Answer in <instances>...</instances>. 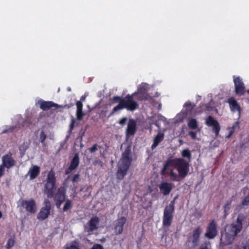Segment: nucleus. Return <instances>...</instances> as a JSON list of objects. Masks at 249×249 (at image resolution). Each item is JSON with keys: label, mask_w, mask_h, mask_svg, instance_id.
Segmentation results:
<instances>
[{"label": "nucleus", "mask_w": 249, "mask_h": 249, "mask_svg": "<svg viewBox=\"0 0 249 249\" xmlns=\"http://www.w3.org/2000/svg\"><path fill=\"white\" fill-rule=\"evenodd\" d=\"M172 167H168L167 169L165 171L163 172V168L161 169L160 174L162 176L165 175H168L170 177V180L172 181H178L179 179L178 178V175H177L175 173L174 169Z\"/></svg>", "instance_id": "6ab92c4d"}, {"label": "nucleus", "mask_w": 249, "mask_h": 249, "mask_svg": "<svg viewBox=\"0 0 249 249\" xmlns=\"http://www.w3.org/2000/svg\"><path fill=\"white\" fill-rule=\"evenodd\" d=\"M164 139V134L162 133H158L154 139L153 143L151 146L152 149L155 148L158 144L163 141Z\"/></svg>", "instance_id": "393cba45"}, {"label": "nucleus", "mask_w": 249, "mask_h": 249, "mask_svg": "<svg viewBox=\"0 0 249 249\" xmlns=\"http://www.w3.org/2000/svg\"><path fill=\"white\" fill-rule=\"evenodd\" d=\"M239 123L238 122H236L230 128V131L228 135L226 136V138H230L232 134L234 133L235 128L238 126Z\"/></svg>", "instance_id": "c756f323"}, {"label": "nucleus", "mask_w": 249, "mask_h": 249, "mask_svg": "<svg viewBox=\"0 0 249 249\" xmlns=\"http://www.w3.org/2000/svg\"><path fill=\"white\" fill-rule=\"evenodd\" d=\"M76 105L77 107L76 110V116L77 119L78 120H81L82 119L83 116L84 115V113H83V104L81 101H78L76 103Z\"/></svg>", "instance_id": "b1692460"}, {"label": "nucleus", "mask_w": 249, "mask_h": 249, "mask_svg": "<svg viewBox=\"0 0 249 249\" xmlns=\"http://www.w3.org/2000/svg\"><path fill=\"white\" fill-rule=\"evenodd\" d=\"M45 206L42 207L37 215V218L42 221L46 219L50 214L51 204L48 199L44 200Z\"/></svg>", "instance_id": "6e6552de"}, {"label": "nucleus", "mask_w": 249, "mask_h": 249, "mask_svg": "<svg viewBox=\"0 0 249 249\" xmlns=\"http://www.w3.org/2000/svg\"><path fill=\"white\" fill-rule=\"evenodd\" d=\"M66 190L64 187L59 188L56 193L53 195V200L57 208L59 209L62 203L66 200Z\"/></svg>", "instance_id": "0eeeda50"}, {"label": "nucleus", "mask_w": 249, "mask_h": 249, "mask_svg": "<svg viewBox=\"0 0 249 249\" xmlns=\"http://www.w3.org/2000/svg\"><path fill=\"white\" fill-rule=\"evenodd\" d=\"M52 107H58V105L52 101H41L40 102V108L43 110H48Z\"/></svg>", "instance_id": "5701e85b"}, {"label": "nucleus", "mask_w": 249, "mask_h": 249, "mask_svg": "<svg viewBox=\"0 0 249 249\" xmlns=\"http://www.w3.org/2000/svg\"><path fill=\"white\" fill-rule=\"evenodd\" d=\"M47 136L46 134L43 131H42L39 135V140L42 144L43 146H46V143L45 142V141L46 139Z\"/></svg>", "instance_id": "2f4dec72"}, {"label": "nucleus", "mask_w": 249, "mask_h": 249, "mask_svg": "<svg viewBox=\"0 0 249 249\" xmlns=\"http://www.w3.org/2000/svg\"><path fill=\"white\" fill-rule=\"evenodd\" d=\"M233 82L235 87V94L240 95H244L245 93V86L240 77L234 78Z\"/></svg>", "instance_id": "2eb2a0df"}, {"label": "nucleus", "mask_w": 249, "mask_h": 249, "mask_svg": "<svg viewBox=\"0 0 249 249\" xmlns=\"http://www.w3.org/2000/svg\"><path fill=\"white\" fill-rule=\"evenodd\" d=\"M189 135L191 137V138L193 140H196V133L194 131H189L188 133Z\"/></svg>", "instance_id": "4c0bfd02"}, {"label": "nucleus", "mask_w": 249, "mask_h": 249, "mask_svg": "<svg viewBox=\"0 0 249 249\" xmlns=\"http://www.w3.org/2000/svg\"><path fill=\"white\" fill-rule=\"evenodd\" d=\"M168 167L176 168L178 176L181 178H185L189 171V164L183 158L169 157L164 161L163 165V172H165Z\"/></svg>", "instance_id": "f03ea898"}, {"label": "nucleus", "mask_w": 249, "mask_h": 249, "mask_svg": "<svg viewBox=\"0 0 249 249\" xmlns=\"http://www.w3.org/2000/svg\"><path fill=\"white\" fill-rule=\"evenodd\" d=\"M91 249H104L102 245L98 244H94Z\"/></svg>", "instance_id": "58836bf2"}, {"label": "nucleus", "mask_w": 249, "mask_h": 249, "mask_svg": "<svg viewBox=\"0 0 249 249\" xmlns=\"http://www.w3.org/2000/svg\"><path fill=\"white\" fill-rule=\"evenodd\" d=\"M173 187V183L167 182H162L159 186L160 192L164 196L168 195Z\"/></svg>", "instance_id": "a211bd4d"}, {"label": "nucleus", "mask_w": 249, "mask_h": 249, "mask_svg": "<svg viewBox=\"0 0 249 249\" xmlns=\"http://www.w3.org/2000/svg\"><path fill=\"white\" fill-rule=\"evenodd\" d=\"M232 202V199H230L227 201L226 203L224 205V210L226 211L227 210H229L230 209V206L231 205Z\"/></svg>", "instance_id": "e433bc0d"}, {"label": "nucleus", "mask_w": 249, "mask_h": 249, "mask_svg": "<svg viewBox=\"0 0 249 249\" xmlns=\"http://www.w3.org/2000/svg\"><path fill=\"white\" fill-rule=\"evenodd\" d=\"M15 128V127L12 126L10 127L8 129L5 131V132H11Z\"/></svg>", "instance_id": "a18cd8bd"}, {"label": "nucleus", "mask_w": 249, "mask_h": 249, "mask_svg": "<svg viewBox=\"0 0 249 249\" xmlns=\"http://www.w3.org/2000/svg\"><path fill=\"white\" fill-rule=\"evenodd\" d=\"M40 173V167L37 165H33L30 169L28 175L30 176V179L33 180L37 178Z\"/></svg>", "instance_id": "4be33fe9"}, {"label": "nucleus", "mask_w": 249, "mask_h": 249, "mask_svg": "<svg viewBox=\"0 0 249 249\" xmlns=\"http://www.w3.org/2000/svg\"><path fill=\"white\" fill-rule=\"evenodd\" d=\"M241 204L244 206L249 205V194L244 197Z\"/></svg>", "instance_id": "72a5a7b5"}, {"label": "nucleus", "mask_w": 249, "mask_h": 249, "mask_svg": "<svg viewBox=\"0 0 249 249\" xmlns=\"http://www.w3.org/2000/svg\"><path fill=\"white\" fill-rule=\"evenodd\" d=\"M176 198L177 197L171 201L164 209L162 217V225L164 227H169L172 223L175 211V200Z\"/></svg>", "instance_id": "423d86ee"}, {"label": "nucleus", "mask_w": 249, "mask_h": 249, "mask_svg": "<svg viewBox=\"0 0 249 249\" xmlns=\"http://www.w3.org/2000/svg\"><path fill=\"white\" fill-rule=\"evenodd\" d=\"M126 121L127 118L126 117H123L119 120V123L121 125H124L126 124Z\"/></svg>", "instance_id": "ea45409f"}, {"label": "nucleus", "mask_w": 249, "mask_h": 249, "mask_svg": "<svg viewBox=\"0 0 249 249\" xmlns=\"http://www.w3.org/2000/svg\"><path fill=\"white\" fill-rule=\"evenodd\" d=\"M21 206L25 208L27 212L32 214L36 213L37 210L36 201L33 199L21 200Z\"/></svg>", "instance_id": "9b49d317"}, {"label": "nucleus", "mask_w": 249, "mask_h": 249, "mask_svg": "<svg viewBox=\"0 0 249 249\" xmlns=\"http://www.w3.org/2000/svg\"><path fill=\"white\" fill-rule=\"evenodd\" d=\"M79 174H76L75 175L72 179V181L73 182H77L78 179H79Z\"/></svg>", "instance_id": "a19ab883"}, {"label": "nucleus", "mask_w": 249, "mask_h": 249, "mask_svg": "<svg viewBox=\"0 0 249 249\" xmlns=\"http://www.w3.org/2000/svg\"><path fill=\"white\" fill-rule=\"evenodd\" d=\"M66 249H79V248L75 245H71L69 247H67Z\"/></svg>", "instance_id": "37998d69"}, {"label": "nucleus", "mask_w": 249, "mask_h": 249, "mask_svg": "<svg viewBox=\"0 0 249 249\" xmlns=\"http://www.w3.org/2000/svg\"><path fill=\"white\" fill-rule=\"evenodd\" d=\"M197 249H209L207 246H201Z\"/></svg>", "instance_id": "49530a36"}, {"label": "nucleus", "mask_w": 249, "mask_h": 249, "mask_svg": "<svg viewBox=\"0 0 249 249\" xmlns=\"http://www.w3.org/2000/svg\"><path fill=\"white\" fill-rule=\"evenodd\" d=\"M85 98L86 97H85L84 96H81V98H80V100L81 101H84L85 99Z\"/></svg>", "instance_id": "de8ad7c7"}, {"label": "nucleus", "mask_w": 249, "mask_h": 249, "mask_svg": "<svg viewBox=\"0 0 249 249\" xmlns=\"http://www.w3.org/2000/svg\"><path fill=\"white\" fill-rule=\"evenodd\" d=\"M137 131L136 121L134 119L129 120L127 127L126 130V135L127 136H131L136 133Z\"/></svg>", "instance_id": "aec40b11"}, {"label": "nucleus", "mask_w": 249, "mask_h": 249, "mask_svg": "<svg viewBox=\"0 0 249 249\" xmlns=\"http://www.w3.org/2000/svg\"><path fill=\"white\" fill-rule=\"evenodd\" d=\"M206 124L209 126L212 127L213 131L214 133L216 136H218L220 130V126L218 122L214 119L212 116H209L205 121Z\"/></svg>", "instance_id": "f8f14e48"}, {"label": "nucleus", "mask_w": 249, "mask_h": 249, "mask_svg": "<svg viewBox=\"0 0 249 249\" xmlns=\"http://www.w3.org/2000/svg\"><path fill=\"white\" fill-rule=\"evenodd\" d=\"M184 106L186 107V108L190 107V110L192 109V103L189 101L186 102L184 104Z\"/></svg>", "instance_id": "79ce46f5"}, {"label": "nucleus", "mask_w": 249, "mask_h": 249, "mask_svg": "<svg viewBox=\"0 0 249 249\" xmlns=\"http://www.w3.org/2000/svg\"><path fill=\"white\" fill-rule=\"evenodd\" d=\"M65 205L63 208V212H66L71 209L72 207V203L71 200L67 199L65 200Z\"/></svg>", "instance_id": "c85d7f7f"}, {"label": "nucleus", "mask_w": 249, "mask_h": 249, "mask_svg": "<svg viewBox=\"0 0 249 249\" xmlns=\"http://www.w3.org/2000/svg\"><path fill=\"white\" fill-rule=\"evenodd\" d=\"M4 169L0 165V177L4 175Z\"/></svg>", "instance_id": "c03bdc74"}, {"label": "nucleus", "mask_w": 249, "mask_h": 249, "mask_svg": "<svg viewBox=\"0 0 249 249\" xmlns=\"http://www.w3.org/2000/svg\"><path fill=\"white\" fill-rule=\"evenodd\" d=\"M135 93L132 94H127L124 98L122 102L113 107L112 110L111 114L122 110L126 109L128 111H134L139 107V104L135 101L133 98L135 97Z\"/></svg>", "instance_id": "20e7f679"}, {"label": "nucleus", "mask_w": 249, "mask_h": 249, "mask_svg": "<svg viewBox=\"0 0 249 249\" xmlns=\"http://www.w3.org/2000/svg\"><path fill=\"white\" fill-rule=\"evenodd\" d=\"M217 234V224L214 220H212L208 225L205 236L209 239L214 238Z\"/></svg>", "instance_id": "9d476101"}, {"label": "nucleus", "mask_w": 249, "mask_h": 249, "mask_svg": "<svg viewBox=\"0 0 249 249\" xmlns=\"http://www.w3.org/2000/svg\"><path fill=\"white\" fill-rule=\"evenodd\" d=\"M73 124H74V121H73L71 123V125H70V127H71V129H72L73 128Z\"/></svg>", "instance_id": "09e8293b"}, {"label": "nucleus", "mask_w": 249, "mask_h": 249, "mask_svg": "<svg viewBox=\"0 0 249 249\" xmlns=\"http://www.w3.org/2000/svg\"><path fill=\"white\" fill-rule=\"evenodd\" d=\"M227 102L229 103L230 109L232 112L238 111L240 114L241 107L234 97H231L228 98Z\"/></svg>", "instance_id": "412c9836"}, {"label": "nucleus", "mask_w": 249, "mask_h": 249, "mask_svg": "<svg viewBox=\"0 0 249 249\" xmlns=\"http://www.w3.org/2000/svg\"><path fill=\"white\" fill-rule=\"evenodd\" d=\"M98 150V145L95 143L93 145L89 148V151L91 153H94Z\"/></svg>", "instance_id": "c9c22d12"}, {"label": "nucleus", "mask_w": 249, "mask_h": 249, "mask_svg": "<svg viewBox=\"0 0 249 249\" xmlns=\"http://www.w3.org/2000/svg\"><path fill=\"white\" fill-rule=\"evenodd\" d=\"M56 188L55 174L52 169L48 173L44 185V192L48 197L52 198L53 196Z\"/></svg>", "instance_id": "39448f33"}, {"label": "nucleus", "mask_w": 249, "mask_h": 249, "mask_svg": "<svg viewBox=\"0 0 249 249\" xmlns=\"http://www.w3.org/2000/svg\"><path fill=\"white\" fill-rule=\"evenodd\" d=\"M126 218L122 216L116 219L114 223V233L115 235H120L122 233L124 225L126 222Z\"/></svg>", "instance_id": "ddd939ff"}, {"label": "nucleus", "mask_w": 249, "mask_h": 249, "mask_svg": "<svg viewBox=\"0 0 249 249\" xmlns=\"http://www.w3.org/2000/svg\"><path fill=\"white\" fill-rule=\"evenodd\" d=\"M79 164V158L78 154L76 153L74 154L72 159L71 161V163L69 167L65 170V174H70L73 170L75 169Z\"/></svg>", "instance_id": "f3484780"}, {"label": "nucleus", "mask_w": 249, "mask_h": 249, "mask_svg": "<svg viewBox=\"0 0 249 249\" xmlns=\"http://www.w3.org/2000/svg\"><path fill=\"white\" fill-rule=\"evenodd\" d=\"M188 127L192 129H196L198 127V123L196 119L192 118L188 122Z\"/></svg>", "instance_id": "a878e982"}, {"label": "nucleus", "mask_w": 249, "mask_h": 249, "mask_svg": "<svg viewBox=\"0 0 249 249\" xmlns=\"http://www.w3.org/2000/svg\"><path fill=\"white\" fill-rule=\"evenodd\" d=\"M16 164V161L12 157V153L9 152L2 157V164L0 165L4 169H10Z\"/></svg>", "instance_id": "4468645a"}, {"label": "nucleus", "mask_w": 249, "mask_h": 249, "mask_svg": "<svg viewBox=\"0 0 249 249\" xmlns=\"http://www.w3.org/2000/svg\"><path fill=\"white\" fill-rule=\"evenodd\" d=\"M123 100V98L120 96H114L112 98V102L113 103H118L119 102V104H120L122 101Z\"/></svg>", "instance_id": "f704fd0d"}, {"label": "nucleus", "mask_w": 249, "mask_h": 249, "mask_svg": "<svg viewBox=\"0 0 249 249\" xmlns=\"http://www.w3.org/2000/svg\"><path fill=\"white\" fill-rule=\"evenodd\" d=\"M245 218L244 214L240 213L238 215L235 222L227 225L225 235V244L229 245L232 243L237 234L241 231L243 228V221Z\"/></svg>", "instance_id": "7ed1b4c3"}, {"label": "nucleus", "mask_w": 249, "mask_h": 249, "mask_svg": "<svg viewBox=\"0 0 249 249\" xmlns=\"http://www.w3.org/2000/svg\"><path fill=\"white\" fill-rule=\"evenodd\" d=\"M15 244V241L14 239L10 238L8 240L7 244L5 246L6 249H10L13 246H14Z\"/></svg>", "instance_id": "473e14b6"}, {"label": "nucleus", "mask_w": 249, "mask_h": 249, "mask_svg": "<svg viewBox=\"0 0 249 249\" xmlns=\"http://www.w3.org/2000/svg\"><path fill=\"white\" fill-rule=\"evenodd\" d=\"M133 93H135V97L136 96L137 93H148L147 90L144 85H141L140 87L138 88L137 91L134 92Z\"/></svg>", "instance_id": "7c9ffc66"}, {"label": "nucleus", "mask_w": 249, "mask_h": 249, "mask_svg": "<svg viewBox=\"0 0 249 249\" xmlns=\"http://www.w3.org/2000/svg\"><path fill=\"white\" fill-rule=\"evenodd\" d=\"M202 230L200 226L196 227L193 231L191 236L188 238V241L192 242L194 246H197L200 242V236Z\"/></svg>", "instance_id": "dca6fc26"}, {"label": "nucleus", "mask_w": 249, "mask_h": 249, "mask_svg": "<svg viewBox=\"0 0 249 249\" xmlns=\"http://www.w3.org/2000/svg\"><path fill=\"white\" fill-rule=\"evenodd\" d=\"M247 92H248V93H249V89L247 90Z\"/></svg>", "instance_id": "3c124183"}, {"label": "nucleus", "mask_w": 249, "mask_h": 249, "mask_svg": "<svg viewBox=\"0 0 249 249\" xmlns=\"http://www.w3.org/2000/svg\"><path fill=\"white\" fill-rule=\"evenodd\" d=\"M99 223V218L95 216L91 218L87 225L85 226V231L88 233V235H91L94 231L98 229V225Z\"/></svg>", "instance_id": "1a4fd4ad"}, {"label": "nucleus", "mask_w": 249, "mask_h": 249, "mask_svg": "<svg viewBox=\"0 0 249 249\" xmlns=\"http://www.w3.org/2000/svg\"><path fill=\"white\" fill-rule=\"evenodd\" d=\"M2 213L0 211V218L2 217Z\"/></svg>", "instance_id": "8fccbe9b"}, {"label": "nucleus", "mask_w": 249, "mask_h": 249, "mask_svg": "<svg viewBox=\"0 0 249 249\" xmlns=\"http://www.w3.org/2000/svg\"><path fill=\"white\" fill-rule=\"evenodd\" d=\"M181 155L183 158H187L189 161L191 160L192 154L191 151L188 149L183 150L181 151Z\"/></svg>", "instance_id": "cd10ccee"}, {"label": "nucleus", "mask_w": 249, "mask_h": 249, "mask_svg": "<svg viewBox=\"0 0 249 249\" xmlns=\"http://www.w3.org/2000/svg\"><path fill=\"white\" fill-rule=\"evenodd\" d=\"M136 97L137 100L140 101H146L150 98L148 93H137Z\"/></svg>", "instance_id": "bb28decb"}, {"label": "nucleus", "mask_w": 249, "mask_h": 249, "mask_svg": "<svg viewBox=\"0 0 249 249\" xmlns=\"http://www.w3.org/2000/svg\"><path fill=\"white\" fill-rule=\"evenodd\" d=\"M67 107H68V108H70V106H66Z\"/></svg>", "instance_id": "603ef678"}, {"label": "nucleus", "mask_w": 249, "mask_h": 249, "mask_svg": "<svg viewBox=\"0 0 249 249\" xmlns=\"http://www.w3.org/2000/svg\"><path fill=\"white\" fill-rule=\"evenodd\" d=\"M133 161L131 147L130 145H127L122 153L117 164L116 173L117 178L119 180L123 179L127 174V171L131 166Z\"/></svg>", "instance_id": "f257e3e1"}]
</instances>
